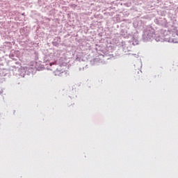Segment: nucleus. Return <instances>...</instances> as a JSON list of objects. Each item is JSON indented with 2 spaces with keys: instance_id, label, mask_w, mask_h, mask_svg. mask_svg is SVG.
<instances>
[{
  "instance_id": "obj_3",
  "label": "nucleus",
  "mask_w": 178,
  "mask_h": 178,
  "mask_svg": "<svg viewBox=\"0 0 178 178\" xmlns=\"http://www.w3.org/2000/svg\"><path fill=\"white\" fill-rule=\"evenodd\" d=\"M176 35H177V37H178V35H177V33H176Z\"/></svg>"
},
{
  "instance_id": "obj_2",
  "label": "nucleus",
  "mask_w": 178,
  "mask_h": 178,
  "mask_svg": "<svg viewBox=\"0 0 178 178\" xmlns=\"http://www.w3.org/2000/svg\"><path fill=\"white\" fill-rule=\"evenodd\" d=\"M0 94H2V90L0 89Z\"/></svg>"
},
{
  "instance_id": "obj_1",
  "label": "nucleus",
  "mask_w": 178,
  "mask_h": 178,
  "mask_svg": "<svg viewBox=\"0 0 178 178\" xmlns=\"http://www.w3.org/2000/svg\"><path fill=\"white\" fill-rule=\"evenodd\" d=\"M172 42H178V39L177 38L172 39Z\"/></svg>"
}]
</instances>
